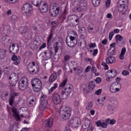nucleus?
Segmentation results:
<instances>
[{"label": "nucleus", "instance_id": "f257e3e1", "mask_svg": "<svg viewBox=\"0 0 131 131\" xmlns=\"http://www.w3.org/2000/svg\"><path fill=\"white\" fill-rule=\"evenodd\" d=\"M19 45L17 43H12L9 47V53L13 55L11 60L14 61L13 63L15 65H19L20 62H21V57H17V55H15V54H17L19 52Z\"/></svg>", "mask_w": 131, "mask_h": 131}, {"label": "nucleus", "instance_id": "f03ea898", "mask_svg": "<svg viewBox=\"0 0 131 131\" xmlns=\"http://www.w3.org/2000/svg\"><path fill=\"white\" fill-rule=\"evenodd\" d=\"M47 109H50V104L48 103V97L42 94L40 97V104L39 106V111H45Z\"/></svg>", "mask_w": 131, "mask_h": 131}, {"label": "nucleus", "instance_id": "7ed1b4c3", "mask_svg": "<svg viewBox=\"0 0 131 131\" xmlns=\"http://www.w3.org/2000/svg\"><path fill=\"white\" fill-rule=\"evenodd\" d=\"M31 84L34 92L38 93V92H40V91L41 90L42 83H41V81L39 79L34 78L32 79Z\"/></svg>", "mask_w": 131, "mask_h": 131}, {"label": "nucleus", "instance_id": "20e7f679", "mask_svg": "<svg viewBox=\"0 0 131 131\" xmlns=\"http://www.w3.org/2000/svg\"><path fill=\"white\" fill-rule=\"evenodd\" d=\"M59 115L61 118L66 120L70 118L71 115V110L69 107L66 106L63 110H61L59 112Z\"/></svg>", "mask_w": 131, "mask_h": 131}, {"label": "nucleus", "instance_id": "39448f33", "mask_svg": "<svg viewBox=\"0 0 131 131\" xmlns=\"http://www.w3.org/2000/svg\"><path fill=\"white\" fill-rule=\"evenodd\" d=\"M27 69L30 74H37L39 71V68L35 65L34 61L30 62L28 64Z\"/></svg>", "mask_w": 131, "mask_h": 131}, {"label": "nucleus", "instance_id": "423d86ee", "mask_svg": "<svg viewBox=\"0 0 131 131\" xmlns=\"http://www.w3.org/2000/svg\"><path fill=\"white\" fill-rule=\"evenodd\" d=\"M32 10H33V8L31 4L29 3H25L24 4L21 12L23 14H24L26 16H29L31 14V12H32Z\"/></svg>", "mask_w": 131, "mask_h": 131}, {"label": "nucleus", "instance_id": "0eeeda50", "mask_svg": "<svg viewBox=\"0 0 131 131\" xmlns=\"http://www.w3.org/2000/svg\"><path fill=\"white\" fill-rule=\"evenodd\" d=\"M66 42L68 47L73 48L77 45V38L72 36H68L66 38Z\"/></svg>", "mask_w": 131, "mask_h": 131}, {"label": "nucleus", "instance_id": "6e6552de", "mask_svg": "<svg viewBox=\"0 0 131 131\" xmlns=\"http://www.w3.org/2000/svg\"><path fill=\"white\" fill-rule=\"evenodd\" d=\"M121 83L118 82H113L110 88V91L111 93L113 94H116V93H118L120 90H121Z\"/></svg>", "mask_w": 131, "mask_h": 131}, {"label": "nucleus", "instance_id": "1a4fd4ad", "mask_svg": "<svg viewBox=\"0 0 131 131\" xmlns=\"http://www.w3.org/2000/svg\"><path fill=\"white\" fill-rule=\"evenodd\" d=\"M59 12H60L59 5H57L56 6H53L52 7H50V14L52 17H56V16H58Z\"/></svg>", "mask_w": 131, "mask_h": 131}, {"label": "nucleus", "instance_id": "9d476101", "mask_svg": "<svg viewBox=\"0 0 131 131\" xmlns=\"http://www.w3.org/2000/svg\"><path fill=\"white\" fill-rule=\"evenodd\" d=\"M12 116L14 117L15 120L16 121H21V118L20 117H24V115L21 114H19V112L18 110L15 107H13L12 108Z\"/></svg>", "mask_w": 131, "mask_h": 131}, {"label": "nucleus", "instance_id": "9b49d317", "mask_svg": "<svg viewBox=\"0 0 131 131\" xmlns=\"http://www.w3.org/2000/svg\"><path fill=\"white\" fill-rule=\"evenodd\" d=\"M28 85V81L26 78H23L21 79L18 84V89L21 91H24L26 89H27Z\"/></svg>", "mask_w": 131, "mask_h": 131}, {"label": "nucleus", "instance_id": "f8f14e48", "mask_svg": "<svg viewBox=\"0 0 131 131\" xmlns=\"http://www.w3.org/2000/svg\"><path fill=\"white\" fill-rule=\"evenodd\" d=\"M51 98L53 101V103H54L55 105H59V104L61 103L60 95L57 93H53L51 96Z\"/></svg>", "mask_w": 131, "mask_h": 131}, {"label": "nucleus", "instance_id": "ddd939ff", "mask_svg": "<svg viewBox=\"0 0 131 131\" xmlns=\"http://www.w3.org/2000/svg\"><path fill=\"white\" fill-rule=\"evenodd\" d=\"M9 80H11V85L12 86H15L17 84V81H18V75L15 73L11 74L9 78Z\"/></svg>", "mask_w": 131, "mask_h": 131}, {"label": "nucleus", "instance_id": "4468645a", "mask_svg": "<svg viewBox=\"0 0 131 131\" xmlns=\"http://www.w3.org/2000/svg\"><path fill=\"white\" fill-rule=\"evenodd\" d=\"M70 93H71V91H66L63 89L59 90V94H61V99L62 100H67V99H68Z\"/></svg>", "mask_w": 131, "mask_h": 131}, {"label": "nucleus", "instance_id": "2eb2a0df", "mask_svg": "<svg viewBox=\"0 0 131 131\" xmlns=\"http://www.w3.org/2000/svg\"><path fill=\"white\" fill-rule=\"evenodd\" d=\"M53 121L54 120L52 118L45 120L42 123L43 126L45 127H53Z\"/></svg>", "mask_w": 131, "mask_h": 131}, {"label": "nucleus", "instance_id": "dca6fc26", "mask_svg": "<svg viewBox=\"0 0 131 131\" xmlns=\"http://www.w3.org/2000/svg\"><path fill=\"white\" fill-rule=\"evenodd\" d=\"M70 124H72L74 127H78L80 125V119L79 118H76L72 119L70 122Z\"/></svg>", "mask_w": 131, "mask_h": 131}, {"label": "nucleus", "instance_id": "f3484780", "mask_svg": "<svg viewBox=\"0 0 131 131\" xmlns=\"http://www.w3.org/2000/svg\"><path fill=\"white\" fill-rule=\"evenodd\" d=\"M17 96H19V93H14L12 94L10 98L9 99L10 106H13V104H14V102H15V98H16Z\"/></svg>", "mask_w": 131, "mask_h": 131}, {"label": "nucleus", "instance_id": "a211bd4d", "mask_svg": "<svg viewBox=\"0 0 131 131\" xmlns=\"http://www.w3.org/2000/svg\"><path fill=\"white\" fill-rule=\"evenodd\" d=\"M53 51L52 50H45L44 52L45 57V59H47V60H49V59H51L53 55Z\"/></svg>", "mask_w": 131, "mask_h": 131}, {"label": "nucleus", "instance_id": "6ab92c4d", "mask_svg": "<svg viewBox=\"0 0 131 131\" xmlns=\"http://www.w3.org/2000/svg\"><path fill=\"white\" fill-rule=\"evenodd\" d=\"M29 101H28V106L29 107H33L36 104V99L35 98H32V97H30L29 98Z\"/></svg>", "mask_w": 131, "mask_h": 131}, {"label": "nucleus", "instance_id": "aec40b11", "mask_svg": "<svg viewBox=\"0 0 131 131\" xmlns=\"http://www.w3.org/2000/svg\"><path fill=\"white\" fill-rule=\"evenodd\" d=\"M72 66H74L73 63H67L64 65V69L68 73H72V68H71L70 67H72Z\"/></svg>", "mask_w": 131, "mask_h": 131}, {"label": "nucleus", "instance_id": "412c9836", "mask_svg": "<svg viewBox=\"0 0 131 131\" xmlns=\"http://www.w3.org/2000/svg\"><path fill=\"white\" fill-rule=\"evenodd\" d=\"M0 31L2 33H4V34H7V33L10 32V29L8 26H3L1 27Z\"/></svg>", "mask_w": 131, "mask_h": 131}, {"label": "nucleus", "instance_id": "4be33fe9", "mask_svg": "<svg viewBox=\"0 0 131 131\" xmlns=\"http://www.w3.org/2000/svg\"><path fill=\"white\" fill-rule=\"evenodd\" d=\"M107 58H106V64H113L116 62V59L115 57L113 56H108Z\"/></svg>", "mask_w": 131, "mask_h": 131}, {"label": "nucleus", "instance_id": "5701e85b", "mask_svg": "<svg viewBox=\"0 0 131 131\" xmlns=\"http://www.w3.org/2000/svg\"><path fill=\"white\" fill-rule=\"evenodd\" d=\"M39 47V45L37 44L36 41H33L30 43V48L31 50H37Z\"/></svg>", "mask_w": 131, "mask_h": 131}, {"label": "nucleus", "instance_id": "b1692460", "mask_svg": "<svg viewBox=\"0 0 131 131\" xmlns=\"http://www.w3.org/2000/svg\"><path fill=\"white\" fill-rule=\"evenodd\" d=\"M29 30V28H28V27H21L19 28V32L21 34H25L27 32H28Z\"/></svg>", "mask_w": 131, "mask_h": 131}, {"label": "nucleus", "instance_id": "393cba45", "mask_svg": "<svg viewBox=\"0 0 131 131\" xmlns=\"http://www.w3.org/2000/svg\"><path fill=\"white\" fill-rule=\"evenodd\" d=\"M57 77H58V75L57 73H53L49 78V81L50 83H53L56 79H57Z\"/></svg>", "mask_w": 131, "mask_h": 131}, {"label": "nucleus", "instance_id": "a878e982", "mask_svg": "<svg viewBox=\"0 0 131 131\" xmlns=\"http://www.w3.org/2000/svg\"><path fill=\"white\" fill-rule=\"evenodd\" d=\"M40 10L41 13H47L49 10V6H48L47 4H43L42 6L40 7Z\"/></svg>", "mask_w": 131, "mask_h": 131}, {"label": "nucleus", "instance_id": "bb28decb", "mask_svg": "<svg viewBox=\"0 0 131 131\" xmlns=\"http://www.w3.org/2000/svg\"><path fill=\"white\" fill-rule=\"evenodd\" d=\"M33 33L30 31L29 30L24 35V36L27 39H31L32 38V35Z\"/></svg>", "mask_w": 131, "mask_h": 131}, {"label": "nucleus", "instance_id": "cd10ccee", "mask_svg": "<svg viewBox=\"0 0 131 131\" xmlns=\"http://www.w3.org/2000/svg\"><path fill=\"white\" fill-rule=\"evenodd\" d=\"M10 38L9 37H7V36H4L2 38V42L3 45H4V46H6V45H8V43H10Z\"/></svg>", "mask_w": 131, "mask_h": 131}, {"label": "nucleus", "instance_id": "c85d7f7f", "mask_svg": "<svg viewBox=\"0 0 131 131\" xmlns=\"http://www.w3.org/2000/svg\"><path fill=\"white\" fill-rule=\"evenodd\" d=\"M107 109L111 113V114H113L114 113V111H115L116 107L114 105L108 104L107 105Z\"/></svg>", "mask_w": 131, "mask_h": 131}, {"label": "nucleus", "instance_id": "c756f323", "mask_svg": "<svg viewBox=\"0 0 131 131\" xmlns=\"http://www.w3.org/2000/svg\"><path fill=\"white\" fill-rule=\"evenodd\" d=\"M118 9L120 13L122 12H126V6L123 5L122 4L118 5Z\"/></svg>", "mask_w": 131, "mask_h": 131}, {"label": "nucleus", "instance_id": "7c9ffc66", "mask_svg": "<svg viewBox=\"0 0 131 131\" xmlns=\"http://www.w3.org/2000/svg\"><path fill=\"white\" fill-rule=\"evenodd\" d=\"M32 4L35 7L38 8L41 5L42 1L41 0H32Z\"/></svg>", "mask_w": 131, "mask_h": 131}, {"label": "nucleus", "instance_id": "2f4dec72", "mask_svg": "<svg viewBox=\"0 0 131 131\" xmlns=\"http://www.w3.org/2000/svg\"><path fill=\"white\" fill-rule=\"evenodd\" d=\"M90 124H91V121L89 119L85 120V123L82 125V127L84 129L90 128Z\"/></svg>", "mask_w": 131, "mask_h": 131}, {"label": "nucleus", "instance_id": "473e14b6", "mask_svg": "<svg viewBox=\"0 0 131 131\" xmlns=\"http://www.w3.org/2000/svg\"><path fill=\"white\" fill-rule=\"evenodd\" d=\"M125 52H126V49L125 47H124L122 49L121 53L119 55V58L120 60H123L124 58V55H125Z\"/></svg>", "mask_w": 131, "mask_h": 131}, {"label": "nucleus", "instance_id": "72a5a7b5", "mask_svg": "<svg viewBox=\"0 0 131 131\" xmlns=\"http://www.w3.org/2000/svg\"><path fill=\"white\" fill-rule=\"evenodd\" d=\"M79 20L80 18L78 16H77L75 20L72 21V23H71V24L72 25V26H73L74 27H75V26H77V25L78 24H79Z\"/></svg>", "mask_w": 131, "mask_h": 131}, {"label": "nucleus", "instance_id": "f704fd0d", "mask_svg": "<svg viewBox=\"0 0 131 131\" xmlns=\"http://www.w3.org/2000/svg\"><path fill=\"white\" fill-rule=\"evenodd\" d=\"M111 74L112 78H114L116 77V75H117V71L115 69H112L111 70H109Z\"/></svg>", "mask_w": 131, "mask_h": 131}, {"label": "nucleus", "instance_id": "c9c22d12", "mask_svg": "<svg viewBox=\"0 0 131 131\" xmlns=\"http://www.w3.org/2000/svg\"><path fill=\"white\" fill-rule=\"evenodd\" d=\"M122 5L123 6H126L128 5V0H119L118 5Z\"/></svg>", "mask_w": 131, "mask_h": 131}, {"label": "nucleus", "instance_id": "e433bc0d", "mask_svg": "<svg viewBox=\"0 0 131 131\" xmlns=\"http://www.w3.org/2000/svg\"><path fill=\"white\" fill-rule=\"evenodd\" d=\"M7 50L4 49H0V59H4L6 57V52Z\"/></svg>", "mask_w": 131, "mask_h": 131}, {"label": "nucleus", "instance_id": "4c0bfd02", "mask_svg": "<svg viewBox=\"0 0 131 131\" xmlns=\"http://www.w3.org/2000/svg\"><path fill=\"white\" fill-rule=\"evenodd\" d=\"M112 49V48H110V50L107 52L108 57H112V56H114V55H115V50H114V49H113L112 51H111Z\"/></svg>", "mask_w": 131, "mask_h": 131}, {"label": "nucleus", "instance_id": "58836bf2", "mask_svg": "<svg viewBox=\"0 0 131 131\" xmlns=\"http://www.w3.org/2000/svg\"><path fill=\"white\" fill-rule=\"evenodd\" d=\"M79 6H80V7H84L85 8H86V7H88V4L86 3V1H85V0H80L79 1Z\"/></svg>", "mask_w": 131, "mask_h": 131}, {"label": "nucleus", "instance_id": "ea45409f", "mask_svg": "<svg viewBox=\"0 0 131 131\" xmlns=\"http://www.w3.org/2000/svg\"><path fill=\"white\" fill-rule=\"evenodd\" d=\"M66 83H67V79H65L62 82H61L60 84V85H59V90H64V89H65L64 88V86H65L66 85Z\"/></svg>", "mask_w": 131, "mask_h": 131}, {"label": "nucleus", "instance_id": "a19ab883", "mask_svg": "<svg viewBox=\"0 0 131 131\" xmlns=\"http://www.w3.org/2000/svg\"><path fill=\"white\" fill-rule=\"evenodd\" d=\"M78 16L76 15H72L68 16V19L69 21H70L71 23L74 21L75 19Z\"/></svg>", "mask_w": 131, "mask_h": 131}, {"label": "nucleus", "instance_id": "79ce46f5", "mask_svg": "<svg viewBox=\"0 0 131 131\" xmlns=\"http://www.w3.org/2000/svg\"><path fill=\"white\" fill-rule=\"evenodd\" d=\"M105 75L107 77V78L106 79V81H108V82L111 81V80H110V78H112V77H111L112 76H111L110 71H108L106 73Z\"/></svg>", "mask_w": 131, "mask_h": 131}, {"label": "nucleus", "instance_id": "37998d69", "mask_svg": "<svg viewBox=\"0 0 131 131\" xmlns=\"http://www.w3.org/2000/svg\"><path fill=\"white\" fill-rule=\"evenodd\" d=\"M101 3V0H92V4L94 7H98Z\"/></svg>", "mask_w": 131, "mask_h": 131}, {"label": "nucleus", "instance_id": "c03bdc74", "mask_svg": "<svg viewBox=\"0 0 131 131\" xmlns=\"http://www.w3.org/2000/svg\"><path fill=\"white\" fill-rule=\"evenodd\" d=\"M18 20V17L16 15H12L10 17V20L12 23H16Z\"/></svg>", "mask_w": 131, "mask_h": 131}, {"label": "nucleus", "instance_id": "a18cd8bd", "mask_svg": "<svg viewBox=\"0 0 131 131\" xmlns=\"http://www.w3.org/2000/svg\"><path fill=\"white\" fill-rule=\"evenodd\" d=\"M94 106V103L93 102L90 101V102L88 103L86 107V110H91L92 109V107Z\"/></svg>", "mask_w": 131, "mask_h": 131}, {"label": "nucleus", "instance_id": "49530a36", "mask_svg": "<svg viewBox=\"0 0 131 131\" xmlns=\"http://www.w3.org/2000/svg\"><path fill=\"white\" fill-rule=\"evenodd\" d=\"M58 88V84L55 83L53 87H52L49 90V94H52L53 92L54 91V90H56Z\"/></svg>", "mask_w": 131, "mask_h": 131}, {"label": "nucleus", "instance_id": "de8ad7c7", "mask_svg": "<svg viewBox=\"0 0 131 131\" xmlns=\"http://www.w3.org/2000/svg\"><path fill=\"white\" fill-rule=\"evenodd\" d=\"M85 8L86 7L80 6V5H79V7L76 8V11L78 12H83V11L85 10Z\"/></svg>", "mask_w": 131, "mask_h": 131}, {"label": "nucleus", "instance_id": "09e8293b", "mask_svg": "<svg viewBox=\"0 0 131 131\" xmlns=\"http://www.w3.org/2000/svg\"><path fill=\"white\" fill-rule=\"evenodd\" d=\"M115 39L119 41H122V40H123V37L120 35H117L115 37Z\"/></svg>", "mask_w": 131, "mask_h": 131}, {"label": "nucleus", "instance_id": "8fccbe9b", "mask_svg": "<svg viewBox=\"0 0 131 131\" xmlns=\"http://www.w3.org/2000/svg\"><path fill=\"white\" fill-rule=\"evenodd\" d=\"M93 82H93V81L89 82L88 88H89V90H90V91H92V90H94V89H95V85H94V84H93Z\"/></svg>", "mask_w": 131, "mask_h": 131}, {"label": "nucleus", "instance_id": "3c124183", "mask_svg": "<svg viewBox=\"0 0 131 131\" xmlns=\"http://www.w3.org/2000/svg\"><path fill=\"white\" fill-rule=\"evenodd\" d=\"M53 35H54V34L53 33V31L51 30L50 34L48 38V41H47L48 42L51 41V40H52V38H53Z\"/></svg>", "mask_w": 131, "mask_h": 131}, {"label": "nucleus", "instance_id": "603ef678", "mask_svg": "<svg viewBox=\"0 0 131 131\" xmlns=\"http://www.w3.org/2000/svg\"><path fill=\"white\" fill-rule=\"evenodd\" d=\"M66 15H67V11L66 10H64L61 16L63 21L66 19Z\"/></svg>", "mask_w": 131, "mask_h": 131}, {"label": "nucleus", "instance_id": "864d4df0", "mask_svg": "<svg viewBox=\"0 0 131 131\" xmlns=\"http://www.w3.org/2000/svg\"><path fill=\"white\" fill-rule=\"evenodd\" d=\"M101 65H102V66H103L104 67V70H108L109 67L108 66V65L106 63L102 62L101 63Z\"/></svg>", "mask_w": 131, "mask_h": 131}, {"label": "nucleus", "instance_id": "5fc2aeb1", "mask_svg": "<svg viewBox=\"0 0 131 131\" xmlns=\"http://www.w3.org/2000/svg\"><path fill=\"white\" fill-rule=\"evenodd\" d=\"M4 72L5 74H6L7 75H9L10 74V69H9V68L8 67L5 68V69H4Z\"/></svg>", "mask_w": 131, "mask_h": 131}, {"label": "nucleus", "instance_id": "6e6d98bb", "mask_svg": "<svg viewBox=\"0 0 131 131\" xmlns=\"http://www.w3.org/2000/svg\"><path fill=\"white\" fill-rule=\"evenodd\" d=\"M77 73L76 75H77V76H79V75H80V74L82 73V69L81 68H77Z\"/></svg>", "mask_w": 131, "mask_h": 131}, {"label": "nucleus", "instance_id": "4d7b16f0", "mask_svg": "<svg viewBox=\"0 0 131 131\" xmlns=\"http://www.w3.org/2000/svg\"><path fill=\"white\" fill-rule=\"evenodd\" d=\"M122 74L125 76H127L129 74V72L127 70H124L122 72Z\"/></svg>", "mask_w": 131, "mask_h": 131}, {"label": "nucleus", "instance_id": "13d9d810", "mask_svg": "<svg viewBox=\"0 0 131 131\" xmlns=\"http://www.w3.org/2000/svg\"><path fill=\"white\" fill-rule=\"evenodd\" d=\"M95 81H96V83H101L102 79L100 77H97L95 80H94Z\"/></svg>", "mask_w": 131, "mask_h": 131}, {"label": "nucleus", "instance_id": "bf43d9fd", "mask_svg": "<svg viewBox=\"0 0 131 131\" xmlns=\"http://www.w3.org/2000/svg\"><path fill=\"white\" fill-rule=\"evenodd\" d=\"M113 35H114V32H111L109 34V40H111L112 39V37H113Z\"/></svg>", "mask_w": 131, "mask_h": 131}, {"label": "nucleus", "instance_id": "052dcab7", "mask_svg": "<svg viewBox=\"0 0 131 131\" xmlns=\"http://www.w3.org/2000/svg\"><path fill=\"white\" fill-rule=\"evenodd\" d=\"M101 93H102V89H99L96 92H95V95L100 96V95H101Z\"/></svg>", "mask_w": 131, "mask_h": 131}, {"label": "nucleus", "instance_id": "680f3d73", "mask_svg": "<svg viewBox=\"0 0 131 131\" xmlns=\"http://www.w3.org/2000/svg\"><path fill=\"white\" fill-rule=\"evenodd\" d=\"M105 100H106V97H104L100 100L101 102V103H100V106H103V105H104V101H105Z\"/></svg>", "mask_w": 131, "mask_h": 131}, {"label": "nucleus", "instance_id": "e2e57ef3", "mask_svg": "<svg viewBox=\"0 0 131 131\" xmlns=\"http://www.w3.org/2000/svg\"><path fill=\"white\" fill-rule=\"evenodd\" d=\"M78 28L79 29V30H81V31H84V32H85L86 31V30L84 27L78 26Z\"/></svg>", "mask_w": 131, "mask_h": 131}, {"label": "nucleus", "instance_id": "0e129e2a", "mask_svg": "<svg viewBox=\"0 0 131 131\" xmlns=\"http://www.w3.org/2000/svg\"><path fill=\"white\" fill-rule=\"evenodd\" d=\"M102 121L101 120H98L97 122H96V124L97 125V126L100 127L102 125Z\"/></svg>", "mask_w": 131, "mask_h": 131}, {"label": "nucleus", "instance_id": "69168bd1", "mask_svg": "<svg viewBox=\"0 0 131 131\" xmlns=\"http://www.w3.org/2000/svg\"><path fill=\"white\" fill-rule=\"evenodd\" d=\"M55 45L56 47H55V53H57L58 50H59V47H58L57 45H59V43L58 42H56L55 43Z\"/></svg>", "mask_w": 131, "mask_h": 131}, {"label": "nucleus", "instance_id": "338daca9", "mask_svg": "<svg viewBox=\"0 0 131 131\" xmlns=\"http://www.w3.org/2000/svg\"><path fill=\"white\" fill-rule=\"evenodd\" d=\"M110 4H111V0H107L106 1L105 4L107 8H109V6H110Z\"/></svg>", "mask_w": 131, "mask_h": 131}, {"label": "nucleus", "instance_id": "774afa93", "mask_svg": "<svg viewBox=\"0 0 131 131\" xmlns=\"http://www.w3.org/2000/svg\"><path fill=\"white\" fill-rule=\"evenodd\" d=\"M102 128H107V123L102 122L100 126Z\"/></svg>", "mask_w": 131, "mask_h": 131}]
</instances>
